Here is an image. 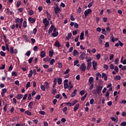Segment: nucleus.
<instances>
[{"mask_svg": "<svg viewBox=\"0 0 126 126\" xmlns=\"http://www.w3.org/2000/svg\"><path fill=\"white\" fill-rule=\"evenodd\" d=\"M15 22L16 23L15 25L16 28H19V29H21V25L23 23V18H17L15 19Z\"/></svg>", "mask_w": 126, "mask_h": 126, "instance_id": "1", "label": "nucleus"}, {"mask_svg": "<svg viewBox=\"0 0 126 126\" xmlns=\"http://www.w3.org/2000/svg\"><path fill=\"white\" fill-rule=\"evenodd\" d=\"M89 85H91L90 87V90L93 89L94 84L93 83V77H90L89 79Z\"/></svg>", "mask_w": 126, "mask_h": 126, "instance_id": "2", "label": "nucleus"}, {"mask_svg": "<svg viewBox=\"0 0 126 126\" xmlns=\"http://www.w3.org/2000/svg\"><path fill=\"white\" fill-rule=\"evenodd\" d=\"M49 20H48L47 18H44L43 19V21H42V23L44 25V27L47 28V27H48V26H49V25L50 24V22L49 21Z\"/></svg>", "mask_w": 126, "mask_h": 126, "instance_id": "3", "label": "nucleus"}, {"mask_svg": "<svg viewBox=\"0 0 126 126\" xmlns=\"http://www.w3.org/2000/svg\"><path fill=\"white\" fill-rule=\"evenodd\" d=\"M53 32H56L57 31V29L55 28V26L54 25H51V26L50 27V28L48 30L49 34H51V33L53 32Z\"/></svg>", "mask_w": 126, "mask_h": 126, "instance_id": "4", "label": "nucleus"}, {"mask_svg": "<svg viewBox=\"0 0 126 126\" xmlns=\"http://www.w3.org/2000/svg\"><path fill=\"white\" fill-rule=\"evenodd\" d=\"M54 9L55 14H58L60 13V11H61V9L58 4H56V6L54 7Z\"/></svg>", "mask_w": 126, "mask_h": 126, "instance_id": "5", "label": "nucleus"}, {"mask_svg": "<svg viewBox=\"0 0 126 126\" xmlns=\"http://www.w3.org/2000/svg\"><path fill=\"white\" fill-rule=\"evenodd\" d=\"M79 59L83 61L84 59H87V56L86 55V54H85V53L83 52L80 55Z\"/></svg>", "mask_w": 126, "mask_h": 126, "instance_id": "6", "label": "nucleus"}, {"mask_svg": "<svg viewBox=\"0 0 126 126\" xmlns=\"http://www.w3.org/2000/svg\"><path fill=\"white\" fill-rule=\"evenodd\" d=\"M80 69L82 71H85L86 70V65H85V63H82L80 66Z\"/></svg>", "mask_w": 126, "mask_h": 126, "instance_id": "7", "label": "nucleus"}, {"mask_svg": "<svg viewBox=\"0 0 126 126\" xmlns=\"http://www.w3.org/2000/svg\"><path fill=\"white\" fill-rule=\"evenodd\" d=\"M92 12V10L91 9H88V10L85 11L84 14H85V17H86L88 14H90L91 12Z\"/></svg>", "mask_w": 126, "mask_h": 126, "instance_id": "8", "label": "nucleus"}, {"mask_svg": "<svg viewBox=\"0 0 126 126\" xmlns=\"http://www.w3.org/2000/svg\"><path fill=\"white\" fill-rule=\"evenodd\" d=\"M98 64V63L96 62L95 61H93V67L94 69V70H96L97 69V65Z\"/></svg>", "mask_w": 126, "mask_h": 126, "instance_id": "9", "label": "nucleus"}, {"mask_svg": "<svg viewBox=\"0 0 126 126\" xmlns=\"http://www.w3.org/2000/svg\"><path fill=\"white\" fill-rule=\"evenodd\" d=\"M28 20L30 22H31V23H35V22L36 21V19L32 17H30L28 19Z\"/></svg>", "mask_w": 126, "mask_h": 126, "instance_id": "10", "label": "nucleus"}, {"mask_svg": "<svg viewBox=\"0 0 126 126\" xmlns=\"http://www.w3.org/2000/svg\"><path fill=\"white\" fill-rule=\"evenodd\" d=\"M102 78H104V80L105 81H107V80H108V77H107V74H106V73H102Z\"/></svg>", "mask_w": 126, "mask_h": 126, "instance_id": "11", "label": "nucleus"}, {"mask_svg": "<svg viewBox=\"0 0 126 126\" xmlns=\"http://www.w3.org/2000/svg\"><path fill=\"white\" fill-rule=\"evenodd\" d=\"M72 55L74 57H76V56H78V55H79V53L78 52L77 50L75 49L73 51Z\"/></svg>", "mask_w": 126, "mask_h": 126, "instance_id": "12", "label": "nucleus"}, {"mask_svg": "<svg viewBox=\"0 0 126 126\" xmlns=\"http://www.w3.org/2000/svg\"><path fill=\"white\" fill-rule=\"evenodd\" d=\"M28 107L29 108V110L30 109V110H32L33 109V102H30L29 103V105H28Z\"/></svg>", "mask_w": 126, "mask_h": 126, "instance_id": "13", "label": "nucleus"}, {"mask_svg": "<svg viewBox=\"0 0 126 126\" xmlns=\"http://www.w3.org/2000/svg\"><path fill=\"white\" fill-rule=\"evenodd\" d=\"M44 86L45 87L46 89H49V88H50V84L47 82H45L44 83Z\"/></svg>", "mask_w": 126, "mask_h": 126, "instance_id": "14", "label": "nucleus"}, {"mask_svg": "<svg viewBox=\"0 0 126 126\" xmlns=\"http://www.w3.org/2000/svg\"><path fill=\"white\" fill-rule=\"evenodd\" d=\"M54 45L57 48H60L61 47V44H60L59 40H56Z\"/></svg>", "mask_w": 126, "mask_h": 126, "instance_id": "15", "label": "nucleus"}, {"mask_svg": "<svg viewBox=\"0 0 126 126\" xmlns=\"http://www.w3.org/2000/svg\"><path fill=\"white\" fill-rule=\"evenodd\" d=\"M46 57V53H45V51H42L40 52V57L41 58H45Z\"/></svg>", "mask_w": 126, "mask_h": 126, "instance_id": "16", "label": "nucleus"}, {"mask_svg": "<svg viewBox=\"0 0 126 126\" xmlns=\"http://www.w3.org/2000/svg\"><path fill=\"white\" fill-rule=\"evenodd\" d=\"M23 97V94H18L16 97V98H17V99H18V100H21V99H22Z\"/></svg>", "mask_w": 126, "mask_h": 126, "instance_id": "17", "label": "nucleus"}, {"mask_svg": "<svg viewBox=\"0 0 126 126\" xmlns=\"http://www.w3.org/2000/svg\"><path fill=\"white\" fill-rule=\"evenodd\" d=\"M119 68H121L122 70H126V65L123 66V65H122V64H119Z\"/></svg>", "mask_w": 126, "mask_h": 126, "instance_id": "18", "label": "nucleus"}, {"mask_svg": "<svg viewBox=\"0 0 126 126\" xmlns=\"http://www.w3.org/2000/svg\"><path fill=\"white\" fill-rule=\"evenodd\" d=\"M63 87L64 89H68L69 90V85L68 83H64Z\"/></svg>", "mask_w": 126, "mask_h": 126, "instance_id": "19", "label": "nucleus"}, {"mask_svg": "<svg viewBox=\"0 0 126 126\" xmlns=\"http://www.w3.org/2000/svg\"><path fill=\"white\" fill-rule=\"evenodd\" d=\"M71 36H72V33L71 32L68 33L67 36L66 37V40H69L71 38Z\"/></svg>", "mask_w": 126, "mask_h": 126, "instance_id": "20", "label": "nucleus"}, {"mask_svg": "<svg viewBox=\"0 0 126 126\" xmlns=\"http://www.w3.org/2000/svg\"><path fill=\"white\" fill-rule=\"evenodd\" d=\"M78 108H79V104H76L74 107V112H76L78 110Z\"/></svg>", "mask_w": 126, "mask_h": 126, "instance_id": "21", "label": "nucleus"}, {"mask_svg": "<svg viewBox=\"0 0 126 126\" xmlns=\"http://www.w3.org/2000/svg\"><path fill=\"white\" fill-rule=\"evenodd\" d=\"M111 41L114 43L115 42H116V41H118V38H115L114 37V35H113V34L112 35V36H111Z\"/></svg>", "mask_w": 126, "mask_h": 126, "instance_id": "22", "label": "nucleus"}, {"mask_svg": "<svg viewBox=\"0 0 126 126\" xmlns=\"http://www.w3.org/2000/svg\"><path fill=\"white\" fill-rule=\"evenodd\" d=\"M46 14H47V18L48 20L50 21V20H51V14H50V13L48 11H46Z\"/></svg>", "mask_w": 126, "mask_h": 126, "instance_id": "23", "label": "nucleus"}, {"mask_svg": "<svg viewBox=\"0 0 126 126\" xmlns=\"http://www.w3.org/2000/svg\"><path fill=\"white\" fill-rule=\"evenodd\" d=\"M84 39V32H82L80 35V40H83Z\"/></svg>", "mask_w": 126, "mask_h": 126, "instance_id": "24", "label": "nucleus"}, {"mask_svg": "<svg viewBox=\"0 0 126 126\" xmlns=\"http://www.w3.org/2000/svg\"><path fill=\"white\" fill-rule=\"evenodd\" d=\"M76 89H75L72 94H71V97H73L75 95H76Z\"/></svg>", "mask_w": 126, "mask_h": 126, "instance_id": "25", "label": "nucleus"}, {"mask_svg": "<svg viewBox=\"0 0 126 126\" xmlns=\"http://www.w3.org/2000/svg\"><path fill=\"white\" fill-rule=\"evenodd\" d=\"M52 35L53 37H57V36H58V35H59V32H54L52 33Z\"/></svg>", "mask_w": 126, "mask_h": 126, "instance_id": "26", "label": "nucleus"}, {"mask_svg": "<svg viewBox=\"0 0 126 126\" xmlns=\"http://www.w3.org/2000/svg\"><path fill=\"white\" fill-rule=\"evenodd\" d=\"M68 84L69 85V90L70 91L72 88H73V85L71 84V81L69 82Z\"/></svg>", "mask_w": 126, "mask_h": 126, "instance_id": "27", "label": "nucleus"}, {"mask_svg": "<svg viewBox=\"0 0 126 126\" xmlns=\"http://www.w3.org/2000/svg\"><path fill=\"white\" fill-rule=\"evenodd\" d=\"M114 80H121V76L117 75L114 77Z\"/></svg>", "mask_w": 126, "mask_h": 126, "instance_id": "28", "label": "nucleus"}, {"mask_svg": "<svg viewBox=\"0 0 126 126\" xmlns=\"http://www.w3.org/2000/svg\"><path fill=\"white\" fill-rule=\"evenodd\" d=\"M62 82H63V80L62 79V78H59L58 79V83L59 85H61Z\"/></svg>", "mask_w": 126, "mask_h": 126, "instance_id": "29", "label": "nucleus"}, {"mask_svg": "<svg viewBox=\"0 0 126 126\" xmlns=\"http://www.w3.org/2000/svg\"><path fill=\"white\" fill-rule=\"evenodd\" d=\"M50 61H51V58L48 57L43 59L44 62H50Z\"/></svg>", "mask_w": 126, "mask_h": 126, "instance_id": "30", "label": "nucleus"}, {"mask_svg": "<svg viewBox=\"0 0 126 126\" xmlns=\"http://www.w3.org/2000/svg\"><path fill=\"white\" fill-rule=\"evenodd\" d=\"M56 85H57V79L55 78L54 80V85L53 86V88H55L56 87Z\"/></svg>", "mask_w": 126, "mask_h": 126, "instance_id": "31", "label": "nucleus"}, {"mask_svg": "<svg viewBox=\"0 0 126 126\" xmlns=\"http://www.w3.org/2000/svg\"><path fill=\"white\" fill-rule=\"evenodd\" d=\"M40 88L42 91H45L46 90V88L44 85H41L40 86Z\"/></svg>", "mask_w": 126, "mask_h": 126, "instance_id": "32", "label": "nucleus"}, {"mask_svg": "<svg viewBox=\"0 0 126 126\" xmlns=\"http://www.w3.org/2000/svg\"><path fill=\"white\" fill-rule=\"evenodd\" d=\"M33 74V71L32 70H31L30 71V73L28 74V77H32V75Z\"/></svg>", "mask_w": 126, "mask_h": 126, "instance_id": "33", "label": "nucleus"}, {"mask_svg": "<svg viewBox=\"0 0 126 126\" xmlns=\"http://www.w3.org/2000/svg\"><path fill=\"white\" fill-rule=\"evenodd\" d=\"M23 27L24 28H26L27 27V22H26V21H24L23 22Z\"/></svg>", "mask_w": 126, "mask_h": 126, "instance_id": "34", "label": "nucleus"}, {"mask_svg": "<svg viewBox=\"0 0 126 126\" xmlns=\"http://www.w3.org/2000/svg\"><path fill=\"white\" fill-rule=\"evenodd\" d=\"M49 62L51 65H53V64H54V63H55V59H51Z\"/></svg>", "mask_w": 126, "mask_h": 126, "instance_id": "35", "label": "nucleus"}, {"mask_svg": "<svg viewBox=\"0 0 126 126\" xmlns=\"http://www.w3.org/2000/svg\"><path fill=\"white\" fill-rule=\"evenodd\" d=\"M101 33L104 35H107V33L106 32V30L105 29H102L101 31Z\"/></svg>", "mask_w": 126, "mask_h": 126, "instance_id": "36", "label": "nucleus"}, {"mask_svg": "<svg viewBox=\"0 0 126 126\" xmlns=\"http://www.w3.org/2000/svg\"><path fill=\"white\" fill-rule=\"evenodd\" d=\"M25 114L28 115V116H31V112L29 110L25 111Z\"/></svg>", "mask_w": 126, "mask_h": 126, "instance_id": "37", "label": "nucleus"}, {"mask_svg": "<svg viewBox=\"0 0 126 126\" xmlns=\"http://www.w3.org/2000/svg\"><path fill=\"white\" fill-rule=\"evenodd\" d=\"M52 94H53V95H55V94H57V89H52Z\"/></svg>", "mask_w": 126, "mask_h": 126, "instance_id": "38", "label": "nucleus"}, {"mask_svg": "<svg viewBox=\"0 0 126 126\" xmlns=\"http://www.w3.org/2000/svg\"><path fill=\"white\" fill-rule=\"evenodd\" d=\"M0 55L1 56V57H5V53L2 51L0 52Z\"/></svg>", "mask_w": 126, "mask_h": 126, "instance_id": "39", "label": "nucleus"}, {"mask_svg": "<svg viewBox=\"0 0 126 126\" xmlns=\"http://www.w3.org/2000/svg\"><path fill=\"white\" fill-rule=\"evenodd\" d=\"M9 52H10V53H11V54H13V52H14V50H13V47H11L10 48V49H9Z\"/></svg>", "mask_w": 126, "mask_h": 126, "instance_id": "40", "label": "nucleus"}, {"mask_svg": "<svg viewBox=\"0 0 126 126\" xmlns=\"http://www.w3.org/2000/svg\"><path fill=\"white\" fill-rule=\"evenodd\" d=\"M12 76H17V73L15 71H12L11 73Z\"/></svg>", "mask_w": 126, "mask_h": 126, "instance_id": "41", "label": "nucleus"}, {"mask_svg": "<svg viewBox=\"0 0 126 126\" xmlns=\"http://www.w3.org/2000/svg\"><path fill=\"white\" fill-rule=\"evenodd\" d=\"M21 5V1H17V7H19Z\"/></svg>", "mask_w": 126, "mask_h": 126, "instance_id": "42", "label": "nucleus"}, {"mask_svg": "<svg viewBox=\"0 0 126 126\" xmlns=\"http://www.w3.org/2000/svg\"><path fill=\"white\" fill-rule=\"evenodd\" d=\"M29 14L30 16L33 15L34 14V11H33L32 10H30L29 12Z\"/></svg>", "mask_w": 126, "mask_h": 126, "instance_id": "43", "label": "nucleus"}, {"mask_svg": "<svg viewBox=\"0 0 126 126\" xmlns=\"http://www.w3.org/2000/svg\"><path fill=\"white\" fill-rule=\"evenodd\" d=\"M82 11V9H81V7H79L78 9H77L78 13H81Z\"/></svg>", "mask_w": 126, "mask_h": 126, "instance_id": "44", "label": "nucleus"}, {"mask_svg": "<svg viewBox=\"0 0 126 126\" xmlns=\"http://www.w3.org/2000/svg\"><path fill=\"white\" fill-rule=\"evenodd\" d=\"M103 68H104V69H105V70H108V69H109V66H108V65L107 64H104Z\"/></svg>", "mask_w": 126, "mask_h": 126, "instance_id": "45", "label": "nucleus"}, {"mask_svg": "<svg viewBox=\"0 0 126 126\" xmlns=\"http://www.w3.org/2000/svg\"><path fill=\"white\" fill-rule=\"evenodd\" d=\"M110 119L113 122H116V123L118 122V120L116 119L115 117H111Z\"/></svg>", "mask_w": 126, "mask_h": 126, "instance_id": "46", "label": "nucleus"}, {"mask_svg": "<svg viewBox=\"0 0 126 126\" xmlns=\"http://www.w3.org/2000/svg\"><path fill=\"white\" fill-rule=\"evenodd\" d=\"M114 59V55L113 54H110L109 55V60L110 61H112Z\"/></svg>", "mask_w": 126, "mask_h": 126, "instance_id": "47", "label": "nucleus"}, {"mask_svg": "<svg viewBox=\"0 0 126 126\" xmlns=\"http://www.w3.org/2000/svg\"><path fill=\"white\" fill-rule=\"evenodd\" d=\"M69 72V69H66L65 71L63 72V74H67Z\"/></svg>", "mask_w": 126, "mask_h": 126, "instance_id": "48", "label": "nucleus"}, {"mask_svg": "<svg viewBox=\"0 0 126 126\" xmlns=\"http://www.w3.org/2000/svg\"><path fill=\"white\" fill-rule=\"evenodd\" d=\"M58 63L59 68H62V67H63V64L60 62H58Z\"/></svg>", "mask_w": 126, "mask_h": 126, "instance_id": "49", "label": "nucleus"}, {"mask_svg": "<svg viewBox=\"0 0 126 126\" xmlns=\"http://www.w3.org/2000/svg\"><path fill=\"white\" fill-rule=\"evenodd\" d=\"M30 55H31V51H28L27 53H26V56L27 57H30Z\"/></svg>", "mask_w": 126, "mask_h": 126, "instance_id": "50", "label": "nucleus"}, {"mask_svg": "<svg viewBox=\"0 0 126 126\" xmlns=\"http://www.w3.org/2000/svg\"><path fill=\"white\" fill-rule=\"evenodd\" d=\"M102 88H103V87H101V86H99L97 89V91H99L100 92V91L102 90Z\"/></svg>", "mask_w": 126, "mask_h": 126, "instance_id": "51", "label": "nucleus"}, {"mask_svg": "<svg viewBox=\"0 0 126 126\" xmlns=\"http://www.w3.org/2000/svg\"><path fill=\"white\" fill-rule=\"evenodd\" d=\"M6 46V50L7 52H9V47H8V44L7 43H5Z\"/></svg>", "mask_w": 126, "mask_h": 126, "instance_id": "52", "label": "nucleus"}, {"mask_svg": "<svg viewBox=\"0 0 126 126\" xmlns=\"http://www.w3.org/2000/svg\"><path fill=\"white\" fill-rule=\"evenodd\" d=\"M3 38L4 39V40L5 41V42H8V39H6V35H4V34H3Z\"/></svg>", "mask_w": 126, "mask_h": 126, "instance_id": "53", "label": "nucleus"}, {"mask_svg": "<svg viewBox=\"0 0 126 126\" xmlns=\"http://www.w3.org/2000/svg\"><path fill=\"white\" fill-rule=\"evenodd\" d=\"M31 84V83H30V82H28L26 85V88H29V87H30Z\"/></svg>", "mask_w": 126, "mask_h": 126, "instance_id": "54", "label": "nucleus"}, {"mask_svg": "<svg viewBox=\"0 0 126 126\" xmlns=\"http://www.w3.org/2000/svg\"><path fill=\"white\" fill-rule=\"evenodd\" d=\"M28 96V94H26L24 95V97H23V100H26L27 99V97Z\"/></svg>", "mask_w": 126, "mask_h": 126, "instance_id": "55", "label": "nucleus"}, {"mask_svg": "<svg viewBox=\"0 0 126 126\" xmlns=\"http://www.w3.org/2000/svg\"><path fill=\"white\" fill-rule=\"evenodd\" d=\"M120 126H126V122L125 121L122 122L120 124Z\"/></svg>", "mask_w": 126, "mask_h": 126, "instance_id": "56", "label": "nucleus"}, {"mask_svg": "<svg viewBox=\"0 0 126 126\" xmlns=\"http://www.w3.org/2000/svg\"><path fill=\"white\" fill-rule=\"evenodd\" d=\"M96 58L97 60H99L101 58V55L100 54H97V55L96 56Z\"/></svg>", "mask_w": 126, "mask_h": 126, "instance_id": "57", "label": "nucleus"}, {"mask_svg": "<svg viewBox=\"0 0 126 126\" xmlns=\"http://www.w3.org/2000/svg\"><path fill=\"white\" fill-rule=\"evenodd\" d=\"M65 105H67L68 106H69V107H71V103L68 102H65L64 103Z\"/></svg>", "mask_w": 126, "mask_h": 126, "instance_id": "58", "label": "nucleus"}, {"mask_svg": "<svg viewBox=\"0 0 126 126\" xmlns=\"http://www.w3.org/2000/svg\"><path fill=\"white\" fill-rule=\"evenodd\" d=\"M114 70L117 73L119 72V68L117 66H115L114 68Z\"/></svg>", "mask_w": 126, "mask_h": 126, "instance_id": "59", "label": "nucleus"}, {"mask_svg": "<svg viewBox=\"0 0 126 126\" xmlns=\"http://www.w3.org/2000/svg\"><path fill=\"white\" fill-rule=\"evenodd\" d=\"M118 63H119V59L117 58L115 59L114 61V63L115 64H118Z\"/></svg>", "mask_w": 126, "mask_h": 126, "instance_id": "60", "label": "nucleus"}, {"mask_svg": "<svg viewBox=\"0 0 126 126\" xmlns=\"http://www.w3.org/2000/svg\"><path fill=\"white\" fill-rule=\"evenodd\" d=\"M105 48H109L110 47V45L109 44V42H106L105 44Z\"/></svg>", "mask_w": 126, "mask_h": 126, "instance_id": "61", "label": "nucleus"}, {"mask_svg": "<svg viewBox=\"0 0 126 126\" xmlns=\"http://www.w3.org/2000/svg\"><path fill=\"white\" fill-rule=\"evenodd\" d=\"M110 69H114L115 68V66H114V64H110Z\"/></svg>", "mask_w": 126, "mask_h": 126, "instance_id": "62", "label": "nucleus"}, {"mask_svg": "<svg viewBox=\"0 0 126 126\" xmlns=\"http://www.w3.org/2000/svg\"><path fill=\"white\" fill-rule=\"evenodd\" d=\"M29 63H32V61H33V57H31V58H30L29 60Z\"/></svg>", "mask_w": 126, "mask_h": 126, "instance_id": "63", "label": "nucleus"}, {"mask_svg": "<svg viewBox=\"0 0 126 126\" xmlns=\"http://www.w3.org/2000/svg\"><path fill=\"white\" fill-rule=\"evenodd\" d=\"M123 64H126V59H124L122 62Z\"/></svg>", "mask_w": 126, "mask_h": 126, "instance_id": "64", "label": "nucleus"}]
</instances>
